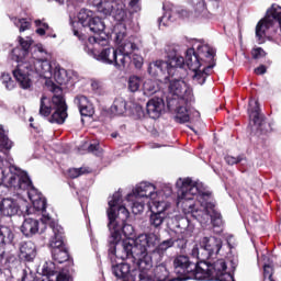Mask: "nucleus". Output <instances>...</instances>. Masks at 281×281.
I'll list each match as a JSON object with an SVG mask.
<instances>
[{
    "instance_id": "17",
    "label": "nucleus",
    "mask_w": 281,
    "mask_h": 281,
    "mask_svg": "<svg viewBox=\"0 0 281 281\" xmlns=\"http://www.w3.org/2000/svg\"><path fill=\"white\" fill-rule=\"evenodd\" d=\"M20 258L24 262H34L36 258V244L32 240L20 243Z\"/></svg>"
},
{
    "instance_id": "32",
    "label": "nucleus",
    "mask_w": 281,
    "mask_h": 281,
    "mask_svg": "<svg viewBox=\"0 0 281 281\" xmlns=\"http://www.w3.org/2000/svg\"><path fill=\"white\" fill-rule=\"evenodd\" d=\"M168 210V203L165 201H151L149 203V211L153 214H159L166 216V211Z\"/></svg>"
},
{
    "instance_id": "58",
    "label": "nucleus",
    "mask_w": 281,
    "mask_h": 281,
    "mask_svg": "<svg viewBox=\"0 0 281 281\" xmlns=\"http://www.w3.org/2000/svg\"><path fill=\"white\" fill-rule=\"evenodd\" d=\"M218 218H223V215L218 211L213 210L211 214V221H216Z\"/></svg>"
},
{
    "instance_id": "43",
    "label": "nucleus",
    "mask_w": 281,
    "mask_h": 281,
    "mask_svg": "<svg viewBox=\"0 0 281 281\" xmlns=\"http://www.w3.org/2000/svg\"><path fill=\"white\" fill-rule=\"evenodd\" d=\"M35 27V33L38 34V36H45L47 30H49V24L46 22H43V20H35L34 21Z\"/></svg>"
},
{
    "instance_id": "18",
    "label": "nucleus",
    "mask_w": 281,
    "mask_h": 281,
    "mask_svg": "<svg viewBox=\"0 0 281 281\" xmlns=\"http://www.w3.org/2000/svg\"><path fill=\"white\" fill-rule=\"evenodd\" d=\"M122 262L120 263H112V273L117 280H133V270H131V265L127 262H124L123 259H121Z\"/></svg>"
},
{
    "instance_id": "44",
    "label": "nucleus",
    "mask_w": 281,
    "mask_h": 281,
    "mask_svg": "<svg viewBox=\"0 0 281 281\" xmlns=\"http://www.w3.org/2000/svg\"><path fill=\"white\" fill-rule=\"evenodd\" d=\"M89 171L82 167L80 168H70L68 169L69 179H78V177H82V175H87Z\"/></svg>"
},
{
    "instance_id": "62",
    "label": "nucleus",
    "mask_w": 281,
    "mask_h": 281,
    "mask_svg": "<svg viewBox=\"0 0 281 281\" xmlns=\"http://www.w3.org/2000/svg\"><path fill=\"white\" fill-rule=\"evenodd\" d=\"M200 196L202 198V199H205V196H207V199H210V196H212V192H210V191H200Z\"/></svg>"
},
{
    "instance_id": "61",
    "label": "nucleus",
    "mask_w": 281,
    "mask_h": 281,
    "mask_svg": "<svg viewBox=\"0 0 281 281\" xmlns=\"http://www.w3.org/2000/svg\"><path fill=\"white\" fill-rule=\"evenodd\" d=\"M176 243H179L178 244V247H180V249H186V245H188V240L186 239H177Z\"/></svg>"
},
{
    "instance_id": "20",
    "label": "nucleus",
    "mask_w": 281,
    "mask_h": 281,
    "mask_svg": "<svg viewBox=\"0 0 281 281\" xmlns=\"http://www.w3.org/2000/svg\"><path fill=\"white\" fill-rule=\"evenodd\" d=\"M32 203L36 212H42V221L43 223H45V225H49V223H56V221H54L52 216H49L47 213V199L44 195L36 200H33Z\"/></svg>"
},
{
    "instance_id": "40",
    "label": "nucleus",
    "mask_w": 281,
    "mask_h": 281,
    "mask_svg": "<svg viewBox=\"0 0 281 281\" xmlns=\"http://www.w3.org/2000/svg\"><path fill=\"white\" fill-rule=\"evenodd\" d=\"M0 146L4 150H10L14 146V143L5 135V130L0 132Z\"/></svg>"
},
{
    "instance_id": "7",
    "label": "nucleus",
    "mask_w": 281,
    "mask_h": 281,
    "mask_svg": "<svg viewBox=\"0 0 281 281\" xmlns=\"http://www.w3.org/2000/svg\"><path fill=\"white\" fill-rule=\"evenodd\" d=\"M9 188H13V190H22L23 192H27L30 201H36L43 196V193L34 187L32 179L25 171H21L20 173H11L9 179L7 180Z\"/></svg>"
},
{
    "instance_id": "35",
    "label": "nucleus",
    "mask_w": 281,
    "mask_h": 281,
    "mask_svg": "<svg viewBox=\"0 0 281 281\" xmlns=\"http://www.w3.org/2000/svg\"><path fill=\"white\" fill-rule=\"evenodd\" d=\"M127 63H131V60H128V55L122 53V50L116 49V59L112 65H114L116 69H122V67H126Z\"/></svg>"
},
{
    "instance_id": "10",
    "label": "nucleus",
    "mask_w": 281,
    "mask_h": 281,
    "mask_svg": "<svg viewBox=\"0 0 281 281\" xmlns=\"http://www.w3.org/2000/svg\"><path fill=\"white\" fill-rule=\"evenodd\" d=\"M30 210H32V207L27 202L19 203V201L10 198L3 199L0 203V212L2 216H16V214L20 216H29V214H32Z\"/></svg>"
},
{
    "instance_id": "59",
    "label": "nucleus",
    "mask_w": 281,
    "mask_h": 281,
    "mask_svg": "<svg viewBox=\"0 0 281 281\" xmlns=\"http://www.w3.org/2000/svg\"><path fill=\"white\" fill-rule=\"evenodd\" d=\"M100 38L95 37V36H90L88 37V43L90 45H88V47H93V45H95V43H99Z\"/></svg>"
},
{
    "instance_id": "4",
    "label": "nucleus",
    "mask_w": 281,
    "mask_h": 281,
    "mask_svg": "<svg viewBox=\"0 0 281 281\" xmlns=\"http://www.w3.org/2000/svg\"><path fill=\"white\" fill-rule=\"evenodd\" d=\"M184 60L182 56H178L173 50L167 54V60H156L148 66L149 76H156L157 78L165 77V80L170 78H186L188 76V69L183 68Z\"/></svg>"
},
{
    "instance_id": "55",
    "label": "nucleus",
    "mask_w": 281,
    "mask_h": 281,
    "mask_svg": "<svg viewBox=\"0 0 281 281\" xmlns=\"http://www.w3.org/2000/svg\"><path fill=\"white\" fill-rule=\"evenodd\" d=\"M191 256L193 258H195L193 262H196V261L201 262V261L205 260V259H201V257H199V246H194L193 247V249L191 251Z\"/></svg>"
},
{
    "instance_id": "41",
    "label": "nucleus",
    "mask_w": 281,
    "mask_h": 281,
    "mask_svg": "<svg viewBox=\"0 0 281 281\" xmlns=\"http://www.w3.org/2000/svg\"><path fill=\"white\" fill-rule=\"evenodd\" d=\"M15 27L19 29V32H26V30H30L32 27V22H30L27 19H15L14 21Z\"/></svg>"
},
{
    "instance_id": "53",
    "label": "nucleus",
    "mask_w": 281,
    "mask_h": 281,
    "mask_svg": "<svg viewBox=\"0 0 281 281\" xmlns=\"http://www.w3.org/2000/svg\"><path fill=\"white\" fill-rule=\"evenodd\" d=\"M273 279V266L265 265L263 266V280Z\"/></svg>"
},
{
    "instance_id": "31",
    "label": "nucleus",
    "mask_w": 281,
    "mask_h": 281,
    "mask_svg": "<svg viewBox=\"0 0 281 281\" xmlns=\"http://www.w3.org/2000/svg\"><path fill=\"white\" fill-rule=\"evenodd\" d=\"M52 100L43 95L40 100V115L42 117H49V115H52Z\"/></svg>"
},
{
    "instance_id": "48",
    "label": "nucleus",
    "mask_w": 281,
    "mask_h": 281,
    "mask_svg": "<svg viewBox=\"0 0 281 281\" xmlns=\"http://www.w3.org/2000/svg\"><path fill=\"white\" fill-rule=\"evenodd\" d=\"M89 98L82 95V94H78L77 97H75L74 103L76 104V106H78V109L80 110L81 108H83L86 104H89Z\"/></svg>"
},
{
    "instance_id": "39",
    "label": "nucleus",
    "mask_w": 281,
    "mask_h": 281,
    "mask_svg": "<svg viewBox=\"0 0 281 281\" xmlns=\"http://www.w3.org/2000/svg\"><path fill=\"white\" fill-rule=\"evenodd\" d=\"M136 49H137V44L128 41L122 45V48L120 49V52L124 53L125 56H127V60H131V54H133V52H135Z\"/></svg>"
},
{
    "instance_id": "14",
    "label": "nucleus",
    "mask_w": 281,
    "mask_h": 281,
    "mask_svg": "<svg viewBox=\"0 0 281 281\" xmlns=\"http://www.w3.org/2000/svg\"><path fill=\"white\" fill-rule=\"evenodd\" d=\"M159 236V241L154 246L150 247L149 251L153 254V259L156 265H159L164 260V257L166 256V251L168 249L175 247V243H177V239L169 238L161 241V236Z\"/></svg>"
},
{
    "instance_id": "19",
    "label": "nucleus",
    "mask_w": 281,
    "mask_h": 281,
    "mask_svg": "<svg viewBox=\"0 0 281 281\" xmlns=\"http://www.w3.org/2000/svg\"><path fill=\"white\" fill-rule=\"evenodd\" d=\"M155 194V186L143 182L137 186L132 193L127 194V199L135 196V199H148Z\"/></svg>"
},
{
    "instance_id": "28",
    "label": "nucleus",
    "mask_w": 281,
    "mask_h": 281,
    "mask_svg": "<svg viewBox=\"0 0 281 281\" xmlns=\"http://www.w3.org/2000/svg\"><path fill=\"white\" fill-rule=\"evenodd\" d=\"M54 80L60 87H69V82H71V76H69V72H67L66 69L60 67H55Z\"/></svg>"
},
{
    "instance_id": "2",
    "label": "nucleus",
    "mask_w": 281,
    "mask_h": 281,
    "mask_svg": "<svg viewBox=\"0 0 281 281\" xmlns=\"http://www.w3.org/2000/svg\"><path fill=\"white\" fill-rule=\"evenodd\" d=\"M130 216L128 209L122 205V193L120 191L115 192L112 200L109 201L108 209L110 254H115V246L122 243V236L131 238L135 234L133 225L126 223Z\"/></svg>"
},
{
    "instance_id": "34",
    "label": "nucleus",
    "mask_w": 281,
    "mask_h": 281,
    "mask_svg": "<svg viewBox=\"0 0 281 281\" xmlns=\"http://www.w3.org/2000/svg\"><path fill=\"white\" fill-rule=\"evenodd\" d=\"M164 221H166V215H159V213H150L149 224L154 229H161V225H164Z\"/></svg>"
},
{
    "instance_id": "16",
    "label": "nucleus",
    "mask_w": 281,
    "mask_h": 281,
    "mask_svg": "<svg viewBox=\"0 0 281 281\" xmlns=\"http://www.w3.org/2000/svg\"><path fill=\"white\" fill-rule=\"evenodd\" d=\"M166 106L164 103V99L161 98H153L146 104V111L151 120H159L161 117V113Z\"/></svg>"
},
{
    "instance_id": "52",
    "label": "nucleus",
    "mask_w": 281,
    "mask_h": 281,
    "mask_svg": "<svg viewBox=\"0 0 281 281\" xmlns=\"http://www.w3.org/2000/svg\"><path fill=\"white\" fill-rule=\"evenodd\" d=\"M265 56H267V52H265L262 47H257L251 50V57L254 58V60L265 58Z\"/></svg>"
},
{
    "instance_id": "9",
    "label": "nucleus",
    "mask_w": 281,
    "mask_h": 281,
    "mask_svg": "<svg viewBox=\"0 0 281 281\" xmlns=\"http://www.w3.org/2000/svg\"><path fill=\"white\" fill-rule=\"evenodd\" d=\"M181 186L180 189L178 191V201L179 203H181L182 205H184V207H189V210L194 209V196H196V194H201V190H199V187L192 182V179L187 178L184 180H181Z\"/></svg>"
},
{
    "instance_id": "5",
    "label": "nucleus",
    "mask_w": 281,
    "mask_h": 281,
    "mask_svg": "<svg viewBox=\"0 0 281 281\" xmlns=\"http://www.w3.org/2000/svg\"><path fill=\"white\" fill-rule=\"evenodd\" d=\"M216 49L210 45H202L198 47V52L194 48H188L186 52V58H183V69L187 67L191 71L201 69L203 63H206V69H213L216 67Z\"/></svg>"
},
{
    "instance_id": "6",
    "label": "nucleus",
    "mask_w": 281,
    "mask_h": 281,
    "mask_svg": "<svg viewBox=\"0 0 281 281\" xmlns=\"http://www.w3.org/2000/svg\"><path fill=\"white\" fill-rule=\"evenodd\" d=\"M169 82L168 89L169 93H172L178 99H168L167 106L169 111H172L175 104H190L194 100V94L192 93V88L188 87V83L183 81V78H177L176 76L169 77L167 79Z\"/></svg>"
},
{
    "instance_id": "56",
    "label": "nucleus",
    "mask_w": 281,
    "mask_h": 281,
    "mask_svg": "<svg viewBox=\"0 0 281 281\" xmlns=\"http://www.w3.org/2000/svg\"><path fill=\"white\" fill-rule=\"evenodd\" d=\"M178 15L180 19H190V16H192V12L189 10L182 9L178 11Z\"/></svg>"
},
{
    "instance_id": "45",
    "label": "nucleus",
    "mask_w": 281,
    "mask_h": 281,
    "mask_svg": "<svg viewBox=\"0 0 281 281\" xmlns=\"http://www.w3.org/2000/svg\"><path fill=\"white\" fill-rule=\"evenodd\" d=\"M130 63H132L136 69H142V67H144V58L137 54H134L131 57Z\"/></svg>"
},
{
    "instance_id": "23",
    "label": "nucleus",
    "mask_w": 281,
    "mask_h": 281,
    "mask_svg": "<svg viewBox=\"0 0 281 281\" xmlns=\"http://www.w3.org/2000/svg\"><path fill=\"white\" fill-rule=\"evenodd\" d=\"M249 117H251L256 126H262L265 122V115L260 112V103L258 100H250L248 109Z\"/></svg>"
},
{
    "instance_id": "60",
    "label": "nucleus",
    "mask_w": 281,
    "mask_h": 281,
    "mask_svg": "<svg viewBox=\"0 0 281 281\" xmlns=\"http://www.w3.org/2000/svg\"><path fill=\"white\" fill-rule=\"evenodd\" d=\"M213 227H223V218L211 220Z\"/></svg>"
},
{
    "instance_id": "13",
    "label": "nucleus",
    "mask_w": 281,
    "mask_h": 281,
    "mask_svg": "<svg viewBox=\"0 0 281 281\" xmlns=\"http://www.w3.org/2000/svg\"><path fill=\"white\" fill-rule=\"evenodd\" d=\"M48 227H50L54 234L49 240L50 252H54L55 249H68L69 247L65 243V228L57 222H50Z\"/></svg>"
},
{
    "instance_id": "24",
    "label": "nucleus",
    "mask_w": 281,
    "mask_h": 281,
    "mask_svg": "<svg viewBox=\"0 0 281 281\" xmlns=\"http://www.w3.org/2000/svg\"><path fill=\"white\" fill-rule=\"evenodd\" d=\"M52 254V259L57 265H63L67 262L69 267L74 266V258L69 254V248L55 249Z\"/></svg>"
},
{
    "instance_id": "12",
    "label": "nucleus",
    "mask_w": 281,
    "mask_h": 281,
    "mask_svg": "<svg viewBox=\"0 0 281 281\" xmlns=\"http://www.w3.org/2000/svg\"><path fill=\"white\" fill-rule=\"evenodd\" d=\"M78 20L82 27H89L92 34L100 35L106 30V24H104L102 18L89 15L85 11L79 12Z\"/></svg>"
},
{
    "instance_id": "30",
    "label": "nucleus",
    "mask_w": 281,
    "mask_h": 281,
    "mask_svg": "<svg viewBox=\"0 0 281 281\" xmlns=\"http://www.w3.org/2000/svg\"><path fill=\"white\" fill-rule=\"evenodd\" d=\"M188 104H182L176 106V116L175 121L178 124H186L187 122H190V113L188 112Z\"/></svg>"
},
{
    "instance_id": "57",
    "label": "nucleus",
    "mask_w": 281,
    "mask_h": 281,
    "mask_svg": "<svg viewBox=\"0 0 281 281\" xmlns=\"http://www.w3.org/2000/svg\"><path fill=\"white\" fill-rule=\"evenodd\" d=\"M255 74L257 76H263V74H267V66L260 65L259 67L255 68Z\"/></svg>"
},
{
    "instance_id": "54",
    "label": "nucleus",
    "mask_w": 281,
    "mask_h": 281,
    "mask_svg": "<svg viewBox=\"0 0 281 281\" xmlns=\"http://www.w3.org/2000/svg\"><path fill=\"white\" fill-rule=\"evenodd\" d=\"M225 161L228 166H235V164H240V161H243V156H226Z\"/></svg>"
},
{
    "instance_id": "25",
    "label": "nucleus",
    "mask_w": 281,
    "mask_h": 281,
    "mask_svg": "<svg viewBox=\"0 0 281 281\" xmlns=\"http://www.w3.org/2000/svg\"><path fill=\"white\" fill-rule=\"evenodd\" d=\"M43 273L46 276L45 279H42L38 281H70L71 276L65 273V272H56L54 269L48 268L47 263L43 267Z\"/></svg>"
},
{
    "instance_id": "1",
    "label": "nucleus",
    "mask_w": 281,
    "mask_h": 281,
    "mask_svg": "<svg viewBox=\"0 0 281 281\" xmlns=\"http://www.w3.org/2000/svg\"><path fill=\"white\" fill-rule=\"evenodd\" d=\"M159 243V235L155 233L140 234L132 241H122V254L117 250V245L115 246V252H111V246H109V256L111 260L117 258V260H132V262L137 261V268L132 270L133 281H150L148 271L153 269V254L149 250L150 247H155Z\"/></svg>"
},
{
    "instance_id": "26",
    "label": "nucleus",
    "mask_w": 281,
    "mask_h": 281,
    "mask_svg": "<svg viewBox=\"0 0 281 281\" xmlns=\"http://www.w3.org/2000/svg\"><path fill=\"white\" fill-rule=\"evenodd\" d=\"M104 16H113L114 21L122 23L126 19V10H124V4L122 0L114 2L110 13H103Z\"/></svg>"
},
{
    "instance_id": "51",
    "label": "nucleus",
    "mask_w": 281,
    "mask_h": 281,
    "mask_svg": "<svg viewBox=\"0 0 281 281\" xmlns=\"http://www.w3.org/2000/svg\"><path fill=\"white\" fill-rule=\"evenodd\" d=\"M21 281H38V277L30 270H23Z\"/></svg>"
},
{
    "instance_id": "46",
    "label": "nucleus",
    "mask_w": 281,
    "mask_h": 281,
    "mask_svg": "<svg viewBox=\"0 0 281 281\" xmlns=\"http://www.w3.org/2000/svg\"><path fill=\"white\" fill-rule=\"evenodd\" d=\"M144 202L139 201V200H135L132 202V212L133 214L137 215V214H142V212H144Z\"/></svg>"
},
{
    "instance_id": "33",
    "label": "nucleus",
    "mask_w": 281,
    "mask_h": 281,
    "mask_svg": "<svg viewBox=\"0 0 281 281\" xmlns=\"http://www.w3.org/2000/svg\"><path fill=\"white\" fill-rule=\"evenodd\" d=\"M111 111L115 115H124L126 111V101L122 98L115 99L111 106Z\"/></svg>"
},
{
    "instance_id": "63",
    "label": "nucleus",
    "mask_w": 281,
    "mask_h": 281,
    "mask_svg": "<svg viewBox=\"0 0 281 281\" xmlns=\"http://www.w3.org/2000/svg\"><path fill=\"white\" fill-rule=\"evenodd\" d=\"M214 207H216V206L214 205V203H212V202L206 203V209H207V210H212V212H214Z\"/></svg>"
},
{
    "instance_id": "38",
    "label": "nucleus",
    "mask_w": 281,
    "mask_h": 281,
    "mask_svg": "<svg viewBox=\"0 0 281 281\" xmlns=\"http://www.w3.org/2000/svg\"><path fill=\"white\" fill-rule=\"evenodd\" d=\"M206 69H209V68L205 67L203 70H200L199 68L193 70L194 71V75H193L194 82H196L198 85H205V80H207V77L210 76L207 74V71H205Z\"/></svg>"
},
{
    "instance_id": "11",
    "label": "nucleus",
    "mask_w": 281,
    "mask_h": 281,
    "mask_svg": "<svg viewBox=\"0 0 281 281\" xmlns=\"http://www.w3.org/2000/svg\"><path fill=\"white\" fill-rule=\"evenodd\" d=\"M83 49L89 56H92V58L100 63H104V65H113V61L117 58V48L115 47H106L98 50L86 44Z\"/></svg>"
},
{
    "instance_id": "29",
    "label": "nucleus",
    "mask_w": 281,
    "mask_h": 281,
    "mask_svg": "<svg viewBox=\"0 0 281 281\" xmlns=\"http://www.w3.org/2000/svg\"><path fill=\"white\" fill-rule=\"evenodd\" d=\"M154 280L155 281H177V278H170V271L166 265L160 263L154 269Z\"/></svg>"
},
{
    "instance_id": "42",
    "label": "nucleus",
    "mask_w": 281,
    "mask_h": 281,
    "mask_svg": "<svg viewBox=\"0 0 281 281\" xmlns=\"http://www.w3.org/2000/svg\"><path fill=\"white\" fill-rule=\"evenodd\" d=\"M1 80H2V85H4L5 89H8V91H12V89H14V87H16V82L14 80H12V76H10V74H8V72H3L1 75Z\"/></svg>"
},
{
    "instance_id": "8",
    "label": "nucleus",
    "mask_w": 281,
    "mask_h": 281,
    "mask_svg": "<svg viewBox=\"0 0 281 281\" xmlns=\"http://www.w3.org/2000/svg\"><path fill=\"white\" fill-rule=\"evenodd\" d=\"M53 98L52 103L54 105V113L50 115L48 121L50 124H65L67 120V102H65V95H63V88L53 86Z\"/></svg>"
},
{
    "instance_id": "21",
    "label": "nucleus",
    "mask_w": 281,
    "mask_h": 281,
    "mask_svg": "<svg viewBox=\"0 0 281 281\" xmlns=\"http://www.w3.org/2000/svg\"><path fill=\"white\" fill-rule=\"evenodd\" d=\"M19 43L21 48L13 49V56H15L16 63H19V57L21 58V60H30L31 57H26V56L30 53V47H32V44L34 43V41L25 40L20 36Z\"/></svg>"
},
{
    "instance_id": "3",
    "label": "nucleus",
    "mask_w": 281,
    "mask_h": 281,
    "mask_svg": "<svg viewBox=\"0 0 281 281\" xmlns=\"http://www.w3.org/2000/svg\"><path fill=\"white\" fill-rule=\"evenodd\" d=\"M12 74L21 89H31L32 78L30 77L34 76V74H37V76L52 74V64L47 59L43 60L31 57L23 60L18 56V66Z\"/></svg>"
},
{
    "instance_id": "22",
    "label": "nucleus",
    "mask_w": 281,
    "mask_h": 281,
    "mask_svg": "<svg viewBox=\"0 0 281 281\" xmlns=\"http://www.w3.org/2000/svg\"><path fill=\"white\" fill-rule=\"evenodd\" d=\"M38 220L34 218H25L20 227V232H22L25 238H32L35 234H38Z\"/></svg>"
},
{
    "instance_id": "50",
    "label": "nucleus",
    "mask_w": 281,
    "mask_h": 281,
    "mask_svg": "<svg viewBox=\"0 0 281 281\" xmlns=\"http://www.w3.org/2000/svg\"><path fill=\"white\" fill-rule=\"evenodd\" d=\"M88 153L95 155V157H100L102 155V148L100 147V143H93L88 146Z\"/></svg>"
},
{
    "instance_id": "27",
    "label": "nucleus",
    "mask_w": 281,
    "mask_h": 281,
    "mask_svg": "<svg viewBox=\"0 0 281 281\" xmlns=\"http://www.w3.org/2000/svg\"><path fill=\"white\" fill-rule=\"evenodd\" d=\"M3 245H16L14 241V232L10 226L0 225V247Z\"/></svg>"
},
{
    "instance_id": "36",
    "label": "nucleus",
    "mask_w": 281,
    "mask_h": 281,
    "mask_svg": "<svg viewBox=\"0 0 281 281\" xmlns=\"http://www.w3.org/2000/svg\"><path fill=\"white\" fill-rule=\"evenodd\" d=\"M157 91V83L153 79H147L143 83V93L144 95H155Z\"/></svg>"
},
{
    "instance_id": "15",
    "label": "nucleus",
    "mask_w": 281,
    "mask_h": 281,
    "mask_svg": "<svg viewBox=\"0 0 281 281\" xmlns=\"http://www.w3.org/2000/svg\"><path fill=\"white\" fill-rule=\"evenodd\" d=\"M202 244L204 245L203 250L207 252L206 260H210L214 255H218V251L223 248V240L215 236L204 237Z\"/></svg>"
},
{
    "instance_id": "37",
    "label": "nucleus",
    "mask_w": 281,
    "mask_h": 281,
    "mask_svg": "<svg viewBox=\"0 0 281 281\" xmlns=\"http://www.w3.org/2000/svg\"><path fill=\"white\" fill-rule=\"evenodd\" d=\"M139 87H142V78L137 76H131L127 82L128 91H131L132 93H135L139 91Z\"/></svg>"
},
{
    "instance_id": "49",
    "label": "nucleus",
    "mask_w": 281,
    "mask_h": 281,
    "mask_svg": "<svg viewBox=\"0 0 281 281\" xmlns=\"http://www.w3.org/2000/svg\"><path fill=\"white\" fill-rule=\"evenodd\" d=\"M89 98L82 95V94H78L77 97H75L74 103L76 104V106H78V109L80 110L81 108H83L86 104H89Z\"/></svg>"
},
{
    "instance_id": "47",
    "label": "nucleus",
    "mask_w": 281,
    "mask_h": 281,
    "mask_svg": "<svg viewBox=\"0 0 281 281\" xmlns=\"http://www.w3.org/2000/svg\"><path fill=\"white\" fill-rule=\"evenodd\" d=\"M79 112L83 117H91V115H93V105L91 102H88V104L83 105Z\"/></svg>"
},
{
    "instance_id": "64",
    "label": "nucleus",
    "mask_w": 281,
    "mask_h": 281,
    "mask_svg": "<svg viewBox=\"0 0 281 281\" xmlns=\"http://www.w3.org/2000/svg\"><path fill=\"white\" fill-rule=\"evenodd\" d=\"M75 36H78V38L82 40V35H80V32L78 30H74Z\"/></svg>"
}]
</instances>
